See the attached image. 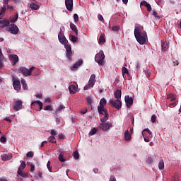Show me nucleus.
<instances>
[{"label": "nucleus", "mask_w": 181, "mask_h": 181, "mask_svg": "<svg viewBox=\"0 0 181 181\" xmlns=\"http://www.w3.org/2000/svg\"><path fill=\"white\" fill-rule=\"evenodd\" d=\"M134 36L139 45H145L148 41V35H146V32L144 30L143 26H135Z\"/></svg>", "instance_id": "1"}, {"label": "nucleus", "mask_w": 181, "mask_h": 181, "mask_svg": "<svg viewBox=\"0 0 181 181\" xmlns=\"http://www.w3.org/2000/svg\"><path fill=\"white\" fill-rule=\"evenodd\" d=\"M118 29H119V28L118 26H117V25L113 26L112 28V30H113V32H117V30H118Z\"/></svg>", "instance_id": "54"}, {"label": "nucleus", "mask_w": 181, "mask_h": 181, "mask_svg": "<svg viewBox=\"0 0 181 181\" xmlns=\"http://www.w3.org/2000/svg\"><path fill=\"white\" fill-rule=\"evenodd\" d=\"M5 12H6V6H4L1 8V11L0 12V18H2V16H4V15H5Z\"/></svg>", "instance_id": "35"}, {"label": "nucleus", "mask_w": 181, "mask_h": 181, "mask_svg": "<svg viewBox=\"0 0 181 181\" xmlns=\"http://www.w3.org/2000/svg\"><path fill=\"white\" fill-rule=\"evenodd\" d=\"M167 99L170 100V101H175L176 100V97L173 95V94L170 93L167 95Z\"/></svg>", "instance_id": "31"}, {"label": "nucleus", "mask_w": 181, "mask_h": 181, "mask_svg": "<svg viewBox=\"0 0 181 181\" xmlns=\"http://www.w3.org/2000/svg\"><path fill=\"white\" fill-rule=\"evenodd\" d=\"M64 108H66V107H64V105H61L55 111V115H57V114H60V112H63V111H64Z\"/></svg>", "instance_id": "23"}, {"label": "nucleus", "mask_w": 181, "mask_h": 181, "mask_svg": "<svg viewBox=\"0 0 181 181\" xmlns=\"http://www.w3.org/2000/svg\"><path fill=\"white\" fill-rule=\"evenodd\" d=\"M161 47H162V50H163L164 52H166V50L169 49V45H168V44H165V42H162Z\"/></svg>", "instance_id": "32"}, {"label": "nucleus", "mask_w": 181, "mask_h": 181, "mask_svg": "<svg viewBox=\"0 0 181 181\" xmlns=\"http://www.w3.org/2000/svg\"><path fill=\"white\" fill-rule=\"evenodd\" d=\"M90 87H91V85L90 83H88V85H86L83 87V90H88V88H90Z\"/></svg>", "instance_id": "53"}, {"label": "nucleus", "mask_w": 181, "mask_h": 181, "mask_svg": "<svg viewBox=\"0 0 181 181\" xmlns=\"http://www.w3.org/2000/svg\"><path fill=\"white\" fill-rule=\"evenodd\" d=\"M58 39L60 43H62V45H64V46H66V45H68L67 43L69 41H67V39H66V37H64V35L62 33V31L59 32L58 35Z\"/></svg>", "instance_id": "12"}, {"label": "nucleus", "mask_w": 181, "mask_h": 181, "mask_svg": "<svg viewBox=\"0 0 181 181\" xmlns=\"http://www.w3.org/2000/svg\"><path fill=\"white\" fill-rule=\"evenodd\" d=\"M153 15L157 19H160V16H158V12H156V11H153Z\"/></svg>", "instance_id": "43"}, {"label": "nucleus", "mask_w": 181, "mask_h": 181, "mask_svg": "<svg viewBox=\"0 0 181 181\" xmlns=\"http://www.w3.org/2000/svg\"><path fill=\"white\" fill-rule=\"evenodd\" d=\"M87 101H88V104H90V105H91V104H93V99H91V97H88L87 98Z\"/></svg>", "instance_id": "50"}, {"label": "nucleus", "mask_w": 181, "mask_h": 181, "mask_svg": "<svg viewBox=\"0 0 181 181\" xmlns=\"http://www.w3.org/2000/svg\"><path fill=\"white\" fill-rule=\"evenodd\" d=\"M144 139L145 141V142H149L150 139H149V137H144Z\"/></svg>", "instance_id": "64"}, {"label": "nucleus", "mask_w": 181, "mask_h": 181, "mask_svg": "<svg viewBox=\"0 0 181 181\" xmlns=\"http://www.w3.org/2000/svg\"><path fill=\"white\" fill-rule=\"evenodd\" d=\"M0 25H0V28L1 29H4V28H6V26L8 28V26L11 25L8 20H1V18H0Z\"/></svg>", "instance_id": "16"}, {"label": "nucleus", "mask_w": 181, "mask_h": 181, "mask_svg": "<svg viewBox=\"0 0 181 181\" xmlns=\"http://www.w3.org/2000/svg\"><path fill=\"white\" fill-rule=\"evenodd\" d=\"M148 4V2H146V1H142L140 4V5H144V6H146Z\"/></svg>", "instance_id": "55"}, {"label": "nucleus", "mask_w": 181, "mask_h": 181, "mask_svg": "<svg viewBox=\"0 0 181 181\" xmlns=\"http://www.w3.org/2000/svg\"><path fill=\"white\" fill-rule=\"evenodd\" d=\"M111 127H112V123L108 122L105 123V122H103L100 124V129H103V131H108Z\"/></svg>", "instance_id": "10"}, {"label": "nucleus", "mask_w": 181, "mask_h": 181, "mask_svg": "<svg viewBox=\"0 0 181 181\" xmlns=\"http://www.w3.org/2000/svg\"><path fill=\"white\" fill-rule=\"evenodd\" d=\"M69 90L71 94H76V91H77V85L69 86Z\"/></svg>", "instance_id": "20"}, {"label": "nucleus", "mask_w": 181, "mask_h": 181, "mask_svg": "<svg viewBox=\"0 0 181 181\" xmlns=\"http://www.w3.org/2000/svg\"><path fill=\"white\" fill-rule=\"evenodd\" d=\"M106 105H107V100L103 98L100 100L99 106H98V112H101V111H103L104 110H105L104 107H105Z\"/></svg>", "instance_id": "9"}, {"label": "nucleus", "mask_w": 181, "mask_h": 181, "mask_svg": "<svg viewBox=\"0 0 181 181\" xmlns=\"http://www.w3.org/2000/svg\"><path fill=\"white\" fill-rule=\"evenodd\" d=\"M0 142H2L3 144L5 143V142H6V137H5V136H1V137L0 138Z\"/></svg>", "instance_id": "49"}, {"label": "nucleus", "mask_w": 181, "mask_h": 181, "mask_svg": "<svg viewBox=\"0 0 181 181\" xmlns=\"http://www.w3.org/2000/svg\"><path fill=\"white\" fill-rule=\"evenodd\" d=\"M122 94V92L121 91V90H117L115 92V98H116V100H119V98H121Z\"/></svg>", "instance_id": "25"}, {"label": "nucleus", "mask_w": 181, "mask_h": 181, "mask_svg": "<svg viewBox=\"0 0 181 181\" xmlns=\"http://www.w3.org/2000/svg\"><path fill=\"white\" fill-rule=\"evenodd\" d=\"M124 74H128V69H127L126 67L122 68V76H124Z\"/></svg>", "instance_id": "41"}, {"label": "nucleus", "mask_w": 181, "mask_h": 181, "mask_svg": "<svg viewBox=\"0 0 181 181\" xmlns=\"http://www.w3.org/2000/svg\"><path fill=\"white\" fill-rule=\"evenodd\" d=\"M96 133H97V129L95 128H93L89 132V135L90 136L95 135Z\"/></svg>", "instance_id": "38"}, {"label": "nucleus", "mask_w": 181, "mask_h": 181, "mask_svg": "<svg viewBox=\"0 0 181 181\" xmlns=\"http://www.w3.org/2000/svg\"><path fill=\"white\" fill-rule=\"evenodd\" d=\"M35 70V66H32L30 69H28L24 66H21L18 69V73L24 75L25 77H29L32 76V71Z\"/></svg>", "instance_id": "2"}, {"label": "nucleus", "mask_w": 181, "mask_h": 181, "mask_svg": "<svg viewBox=\"0 0 181 181\" xmlns=\"http://www.w3.org/2000/svg\"><path fill=\"white\" fill-rule=\"evenodd\" d=\"M64 47L66 50V56L69 60H70L71 58V54H73V52H71V45L66 44L64 45Z\"/></svg>", "instance_id": "11"}, {"label": "nucleus", "mask_w": 181, "mask_h": 181, "mask_svg": "<svg viewBox=\"0 0 181 181\" xmlns=\"http://www.w3.org/2000/svg\"><path fill=\"white\" fill-rule=\"evenodd\" d=\"M109 103L110 104H111L112 107H115L116 110H121V107H122V103L119 99H116V100L110 99L109 100Z\"/></svg>", "instance_id": "5"}, {"label": "nucleus", "mask_w": 181, "mask_h": 181, "mask_svg": "<svg viewBox=\"0 0 181 181\" xmlns=\"http://www.w3.org/2000/svg\"><path fill=\"white\" fill-rule=\"evenodd\" d=\"M59 160H60V162H66V160L62 154H59Z\"/></svg>", "instance_id": "44"}, {"label": "nucleus", "mask_w": 181, "mask_h": 181, "mask_svg": "<svg viewBox=\"0 0 181 181\" xmlns=\"http://www.w3.org/2000/svg\"><path fill=\"white\" fill-rule=\"evenodd\" d=\"M46 144H47V141H44L41 143V146L40 148H43L45 146V145H46Z\"/></svg>", "instance_id": "60"}, {"label": "nucleus", "mask_w": 181, "mask_h": 181, "mask_svg": "<svg viewBox=\"0 0 181 181\" xmlns=\"http://www.w3.org/2000/svg\"><path fill=\"white\" fill-rule=\"evenodd\" d=\"M13 86L14 90L16 91H19V90H21V81H19L18 78H15V76H13Z\"/></svg>", "instance_id": "8"}, {"label": "nucleus", "mask_w": 181, "mask_h": 181, "mask_svg": "<svg viewBox=\"0 0 181 181\" xmlns=\"http://www.w3.org/2000/svg\"><path fill=\"white\" fill-rule=\"evenodd\" d=\"M3 62L4 57L0 58V69L2 68V66H4V64H2Z\"/></svg>", "instance_id": "59"}, {"label": "nucleus", "mask_w": 181, "mask_h": 181, "mask_svg": "<svg viewBox=\"0 0 181 181\" xmlns=\"http://www.w3.org/2000/svg\"><path fill=\"white\" fill-rule=\"evenodd\" d=\"M105 59V55H104V52L100 51L99 53L96 54L95 56V61L98 63L100 66L104 64V59Z\"/></svg>", "instance_id": "4"}, {"label": "nucleus", "mask_w": 181, "mask_h": 181, "mask_svg": "<svg viewBox=\"0 0 181 181\" xmlns=\"http://www.w3.org/2000/svg\"><path fill=\"white\" fill-rule=\"evenodd\" d=\"M74 22L77 23L78 22V15L77 14H74Z\"/></svg>", "instance_id": "46"}, {"label": "nucleus", "mask_w": 181, "mask_h": 181, "mask_svg": "<svg viewBox=\"0 0 181 181\" xmlns=\"http://www.w3.org/2000/svg\"><path fill=\"white\" fill-rule=\"evenodd\" d=\"M70 28L72 30H74V32L75 33V35L77 36V35H78V33L77 32V27L76 26V25L71 23Z\"/></svg>", "instance_id": "28"}, {"label": "nucleus", "mask_w": 181, "mask_h": 181, "mask_svg": "<svg viewBox=\"0 0 181 181\" xmlns=\"http://www.w3.org/2000/svg\"><path fill=\"white\" fill-rule=\"evenodd\" d=\"M13 108L16 111H19L22 108V102L21 100H16L14 103Z\"/></svg>", "instance_id": "17"}, {"label": "nucleus", "mask_w": 181, "mask_h": 181, "mask_svg": "<svg viewBox=\"0 0 181 181\" xmlns=\"http://www.w3.org/2000/svg\"><path fill=\"white\" fill-rule=\"evenodd\" d=\"M30 8L33 9V11H38V9L40 8V6L35 3H32L30 4Z\"/></svg>", "instance_id": "24"}, {"label": "nucleus", "mask_w": 181, "mask_h": 181, "mask_svg": "<svg viewBox=\"0 0 181 181\" xmlns=\"http://www.w3.org/2000/svg\"><path fill=\"white\" fill-rule=\"evenodd\" d=\"M110 181H117V179H115V177L114 175H111L110 177Z\"/></svg>", "instance_id": "57"}, {"label": "nucleus", "mask_w": 181, "mask_h": 181, "mask_svg": "<svg viewBox=\"0 0 181 181\" xmlns=\"http://www.w3.org/2000/svg\"><path fill=\"white\" fill-rule=\"evenodd\" d=\"M128 117H129V118H130V119L132 121V124H134V116L132 115V113H129Z\"/></svg>", "instance_id": "40"}, {"label": "nucleus", "mask_w": 181, "mask_h": 181, "mask_svg": "<svg viewBox=\"0 0 181 181\" xmlns=\"http://www.w3.org/2000/svg\"><path fill=\"white\" fill-rule=\"evenodd\" d=\"M27 158H33V152L29 151L26 154Z\"/></svg>", "instance_id": "42"}, {"label": "nucleus", "mask_w": 181, "mask_h": 181, "mask_svg": "<svg viewBox=\"0 0 181 181\" xmlns=\"http://www.w3.org/2000/svg\"><path fill=\"white\" fill-rule=\"evenodd\" d=\"M83 64V60L80 59L78 60L76 64L73 65V66L71 68L72 71H75V70L78 68L80 67Z\"/></svg>", "instance_id": "18"}, {"label": "nucleus", "mask_w": 181, "mask_h": 181, "mask_svg": "<svg viewBox=\"0 0 181 181\" xmlns=\"http://www.w3.org/2000/svg\"><path fill=\"white\" fill-rule=\"evenodd\" d=\"M100 115V121L101 122H106V121L110 118V115H108V112L107 110H102L101 112H98Z\"/></svg>", "instance_id": "7"}, {"label": "nucleus", "mask_w": 181, "mask_h": 181, "mask_svg": "<svg viewBox=\"0 0 181 181\" xmlns=\"http://www.w3.org/2000/svg\"><path fill=\"white\" fill-rule=\"evenodd\" d=\"M30 171L35 172V164L33 163L30 164Z\"/></svg>", "instance_id": "52"}, {"label": "nucleus", "mask_w": 181, "mask_h": 181, "mask_svg": "<svg viewBox=\"0 0 181 181\" xmlns=\"http://www.w3.org/2000/svg\"><path fill=\"white\" fill-rule=\"evenodd\" d=\"M132 136H131V134H129V132L127 130L124 133V140L125 141H131V139Z\"/></svg>", "instance_id": "26"}, {"label": "nucleus", "mask_w": 181, "mask_h": 181, "mask_svg": "<svg viewBox=\"0 0 181 181\" xmlns=\"http://www.w3.org/2000/svg\"><path fill=\"white\" fill-rule=\"evenodd\" d=\"M88 83L91 86V87H94V84H95V75L92 74L90 77Z\"/></svg>", "instance_id": "21"}, {"label": "nucleus", "mask_w": 181, "mask_h": 181, "mask_svg": "<svg viewBox=\"0 0 181 181\" xmlns=\"http://www.w3.org/2000/svg\"><path fill=\"white\" fill-rule=\"evenodd\" d=\"M99 45H101V43H105V38L104 37V34H101L99 40H98Z\"/></svg>", "instance_id": "29"}, {"label": "nucleus", "mask_w": 181, "mask_h": 181, "mask_svg": "<svg viewBox=\"0 0 181 181\" xmlns=\"http://www.w3.org/2000/svg\"><path fill=\"white\" fill-rule=\"evenodd\" d=\"M45 111H53V106L49 105L44 107Z\"/></svg>", "instance_id": "37"}, {"label": "nucleus", "mask_w": 181, "mask_h": 181, "mask_svg": "<svg viewBox=\"0 0 181 181\" xmlns=\"http://www.w3.org/2000/svg\"><path fill=\"white\" fill-rule=\"evenodd\" d=\"M48 139L51 144H56V138L54 136H50Z\"/></svg>", "instance_id": "36"}, {"label": "nucleus", "mask_w": 181, "mask_h": 181, "mask_svg": "<svg viewBox=\"0 0 181 181\" xmlns=\"http://www.w3.org/2000/svg\"><path fill=\"white\" fill-rule=\"evenodd\" d=\"M8 59L11 62H13V64H16L19 61V57L16 54H10Z\"/></svg>", "instance_id": "15"}, {"label": "nucleus", "mask_w": 181, "mask_h": 181, "mask_svg": "<svg viewBox=\"0 0 181 181\" xmlns=\"http://www.w3.org/2000/svg\"><path fill=\"white\" fill-rule=\"evenodd\" d=\"M26 168V164L25 163V161H21V163L18 169L17 173L19 176L21 177H29V174L24 173L23 169Z\"/></svg>", "instance_id": "3"}, {"label": "nucleus", "mask_w": 181, "mask_h": 181, "mask_svg": "<svg viewBox=\"0 0 181 181\" xmlns=\"http://www.w3.org/2000/svg\"><path fill=\"white\" fill-rule=\"evenodd\" d=\"M148 132V134H149V135H151V134H152V132H151V130L149 129H145L144 131H143V132Z\"/></svg>", "instance_id": "62"}, {"label": "nucleus", "mask_w": 181, "mask_h": 181, "mask_svg": "<svg viewBox=\"0 0 181 181\" xmlns=\"http://www.w3.org/2000/svg\"><path fill=\"white\" fill-rule=\"evenodd\" d=\"M37 179H39V177H42V173L39 172L38 174L35 176Z\"/></svg>", "instance_id": "63"}, {"label": "nucleus", "mask_w": 181, "mask_h": 181, "mask_svg": "<svg viewBox=\"0 0 181 181\" xmlns=\"http://www.w3.org/2000/svg\"><path fill=\"white\" fill-rule=\"evenodd\" d=\"M146 8H147V11L148 12H151V11H152V6H151V4H149L146 6Z\"/></svg>", "instance_id": "51"}, {"label": "nucleus", "mask_w": 181, "mask_h": 181, "mask_svg": "<svg viewBox=\"0 0 181 181\" xmlns=\"http://www.w3.org/2000/svg\"><path fill=\"white\" fill-rule=\"evenodd\" d=\"M144 73L146 76L149 77L151 76V72L148 71L147 70H144Z\"/></svg>", "instance_id": "58"}, {"label": "nucleus", "mask_w": 181, "mask_h": 181, "mask_svg": "<svg viewBox=\"0 0 181 181\" xmlns=\"http://www.w3.org/2000/svg\"><path fill=\"white\" fill-rule=\"evenodd\" d=\"M98 21H100V22H103V21H104V17H103V16L101 14H98Z\"/></svg>", "instance_id": "48"}, {"label": "nucleus", "mask_w": 181, "mask_h": 181, "mask_svg": "<svg viewBox=\"0 0 181 181\" xmlns=\"http://www.w3.org/2000/svg\"><path fill=\"white\" fill-rule=\"evenodd\" d=\"M21 84L24 90H28V84H26V81L24 78H21Z\"/></svg>", "instance_id": "30"}, {"label": "nucleus", "mask_w": 181, "mask_h": 181, "mask_svg": "<svg viewBox=\"0 0 181 181\" xmlns=\"http://www.w3.org/2000/svg\"><path fill=\"white\" fill-rule=\"evenodd\" d=\"M8 32H10L12 35H18L19 33V28L15 24H11L6 28Z\"/></svg>", "instance_id": "6"}, {"label": "nucleus", "mask_w": 181, "mask_h": 181, "mask_svg": "<svg viewBox=\"0 0 181 181\" xmlns=\"http://www.w3.org/2000/svg\"><path fill=\"white\" fill-rule=\"evenodd\" d=\"M87 113V108H84L81 110V114H86Z\"/></svg>", "instance_id": "61"}, {"label": "nucleus", "mask_w": 181, "mask_h": 181, "mask_svg": "<svg viewBox=\"0 0 181 181\" xmlns=\"http://www.w3.org/2000/svg\"><path fill=\"white\" fill-rule=\"evenodd\" d=\"M50 134L53 136L57 135V133L56 132V130L52 129L50 132Z\"/></svg>", "instance_id": "56"}, {"label": "nucleus", "mask_w": 181, "mask_h": 181, "mask_svg": "<svg viewBox=\"0 0 181 181\" xmlns=\"http://www.w3.org/2000/svg\"><path fill=\"white\" fill-rule=\"evenodd\" d=\"M74 159H78V158H80V154L78 153V151L74 152Z\"/></svg>", "instance_id": "39"}, {"label": "nucleus", "mask_w": 181, "mask_h": 181, "mask_svg": "<svg viewBox=\"0 0 181 181\" xmlns=\"http://www.w3.org/2000/svg\"><path fill=\"white\" fill-rule=\"evenodd\" d=\"M158 169H160V170L165 169V163H163V160H160L158 163Z\"/></svg>", "instance_id": "33"}, {"label": "nucleus", "mask_w": 181, "mask_h": 181, "mask_svg": "<svg viewBox=\"0 0 181 181\" xmlns=\"http://www.w3.org/2000/svg\"><path fill=\"white\" fill-rule=\"evenodd\" d=\"M151 122H153V123L156 122V116L155 115H153L151 116Z\"/></svg>", "instance_id": "47"}, {"label": "nucleus", "mask_w": 181, "mask_h": 181, "mask_svg": "<svg viewBox=\"0 0 181 181\" xmlns=\"http://www.w3.org/2000/svg\"><path fill=\"white\" fill-rule=\"evenodd\" d=\"M124 100L127 105V107L129 108L132 104H134V100L132 98H130L129 95H126L124 98Z\"/></svg>", "instance_id": "14"}, {"label": "nucleus", "mask_w": 181, "mask_h": 181, "mask_svg": "<svg viewBox=\"0 0 181 181\" xmlns=\"http://www.w3.org/2000/svg\"><path fill=\"white\" fill-rule=\"evenodd\" d=\"M35 104H38L40 110H42L43 108V103L40 100H35L32 102L31 107H33V105H35Z\"/></svg>", "instance_id": "22"}, {"label": "nucleus", "mask_w": 181, "mask_h": 181, "mask_svg": "<svg viewBox=\"0 0 181 181\" xmlns=\"http://www.w3.org/2000/svg\"><path fill=\"white\" fill-rule=\"evenodd\" d=\"M47 168L49 170V172H52V166H50V161H48L47 163Z\"/></svg>", "instance_id": "45"}, {"label": "nucleus", "mask_w": 181, "mask_h": 181, "mask_svg": "<svg viewBox=\"0 0 181 181\" xmlns=\"http://www.w3.org/2000/svg\"><path fill=\"white\" fill-rule=\"evenodd\" d=\"M18 18H19V15L18 13H16L15 16L10 17V22L11 23H15V22L18 21Z\"/></svg>", "instance_id": "27"}, {"label": "nucleus", "mask_w": 181, "mask_h": 181, "mask_svg": "<svg viewBox=\"0 0 181 181\" xmlns=\"http://www.w3.org/2000/svg\"><path fill=\"white\" fill-rule=\"evenodd\" d=\"M65 6L69 12L73 11V0H65Z\"/></svg>", "instance_id": "13"}, {"label": "nucleus", "mask_w": 181, "mask_h": 181, "mask_svg": "<svg viewBox=\"0 0 181 181\" xmlns=\"http://www.w3.org/2000/svg\"><path fill=\"white\" fill-rule=\"evenodd\" d=\"M1 159H2V160H4V161L9 160L10 159H12V153H9L8 154L1 155Z\"/></svg>", "instance_id": "19"}, {"label": "nucleus", "mask_w": 181, "mask_h": 181, "mask_svg": "<svg viewBox=\"0 0 181 181\" xmlns=\"http://www.w3.org/2000/svg\"><path fill=\"white\" fill-rule=\"evenodd\" d=\"M69 39L73 42V43H75V42H77V40H78V38L73 35H69Z\"/></svg>", "instance_id": "34"}]
</instances>
